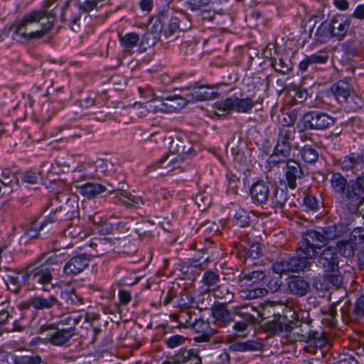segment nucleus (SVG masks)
Wrapping results in <instances>:
<instances>
[{
    "label": "nucleus",
    "mask_w": 364,
    "mask_h": 364,
    "mask_svg": "<svg viewBox=\"0 0 364 364\" xmlns=\"http://www.w3.org/2000/svg\"><path fill=\"white\" fill-rule=\"evenodd\" d=\"M79 173H75V187L79 190L80 194L87 199L102 197L104 193H116L115 203H120L127 208H139L146 204V200L142 197L124 192V188L127 186L125 183H119L117 186L109 183H98L92 182H86L80 184L85 179H78Z\"/></svg>",
    "instance_id": "nucleus-1"
},
{
    "label": "nucleus",
    "mask_w": 364,
    "mask_h": 364,
    "mask_svg": "<svg viewBox=\"0 0 364 364\" xmlns=\"http://www.w3.org/2000/svg\"><path fill=\"white\" fill-rule=\"evenodd\" d=\"M151 31L164 35L168 40L180 31H186L192 27L189 17L183 14H176L168 7L160 8L151 19Z\"/></svg>",
    "instance_id": "nucleus-2"
},
{
    "label": "nucleus",
    "mask_w": 364,
    "mask_h": 364,
    "mask_svg": "<svg viewBox=\"0 0 364 364\" xmlns=\"http://www.w3.org/2000/svg\"><path fill=\"white\" fill-rule=\"evenodd\" d=\"M43 11H31L25 15L19 21L14 24L15 29L12 33V39L19 43H25L35 38H41L52 30L53 16L50 15V21L43 29L35 30L36 22L44 20Z\"/></svg>",
    "instance_id": "nucleus-3"
},
{
    "label": "nucleus",
    "mask_w": 364,
    "mask_h": 364,
    "mask_svg": "<svg viewBox=\"0 0 364 364\" xmlns=\"http://www.w3.org/2000/svg\"><path fill=\"white\" fill-rule=\"evenodd\" d=\"M46 254H40L34 260L28 263L26 267L28 275V287L32 289H38L44 291H49L54 288L52 283L53 280V272L54 269L43 264Z\"/></svg>",
    "instance_id": "nucleus-4"
},
{
    "label": "nucleus",
    "mask_w": 364,
    "mask_h": 364,
    "mask_svg": "<svg viewBox=\"0 0 364 364\" xmlns=\"http://www.w3.org/2000/svg\"><path fill=\"white\" fill-rule=\"evenodd\" d=\"M296 256L277 259L272 264V270L274 273L282 275L289 272L299 273L309 269L312 264L311 260L314 258L304 253L300 255L299 245L296 247Z\"/></svg>",
    "instance_id": "nucleus-5"
},
{
    "label": "nucleus",
    "mask_w": 364,
    "mask_h": 364,
    "mask_svg": "<svg viewBox=\"0 0 364 364\" xmlns=\"http://www.w3.org/2000/svg\"><path fill=\"white\" fill-rule=\"evenodd\" d=\"M73 3L77 9V14H72L69 26L75 32L80 30V21L82 14H88L91 11H98L101 6H97V0H62L60 1V18L62 23L67 20L65 11L69 8L70 3Z\"/></svg>",
    "instance_id": "nucleus-6"
},
{
    "label": "nucleus",
    "mask_w": 364,
    "mask_h": 364,
    "mask_svg": "<svg viewBox=\"0 0 364 364\" xmlns=\"http://www.w3.org/2000/svg\"><path fill=\"white\" fill-rule=\"evenodd\" d=\"M330 183L332 191L338 196L341 206L354 213V197L351 195L353 179L348 181L341 173L336 172L331 174Z\"/></svg>",
    "instance_id": "nucleus-7"
},
{
    "label": "nucleus",
    "mask_w": 364,
    "mask_h": 364,
    "mask_svg": "<svg viewBox=\"0 0 364 364\" xmlns=\"http://www.w3.org/2000/svg\"><path fill=\"white\" fill-rule=\"evenodd\" d=\"M336 118L325 112L312 110L304 113L297 124L299 132L311 130H325L333 125Z\"/></svg>",
    "instance_id": "nucleus-8"
},
{
    "label": "nucleus",
    "mask_w": 364,
    "mask_h": 364,
    "mask_svg": "<svg viewBox=\"0 0 364 364\" xmlns=\"http://www.w3.org/2000/svg\"><path fill=\"white\" fill-rule=\"evenodd\" d=\"M255 102L251 97L240 98L235 95L217 102L214 105V114L218 117H225L236 112L238 113H249L255 107Z\"/></svg>",
    "instance_id": "nucleus-9"
},
{
    "label": "nucleus",
    "mask_w": 364,
    "mask_h": 364,
    "mask_svg": "<svg viewBox=\"0 0 364 364\" xmlns=\"http://www.w3.org/2000/svg\"><path fill=\"white\" fill-rule=\"evenodd\" d=\"M293 132L288 127L279 128L277 144L272 154L269 156V164L276 166L287 159L291 151V141L294 139Z\"/></svg>",
    "instance_id": "nucleus-10"
},
{
    "label": "nucleus",
    "mask_w": 364,
    "mask_h": 364,
    "mask_svg": "<svg viewBox=\"0 0 364 364\" xmlns=\"http://www.w3.org/2000/svg\"><path fill=\"white\" fill-rule=\"evenodd\" d=\"M40 334H45L47 343L59 347H67L72 338L77 335L74 328H65V326L57 327L55 323H46L38 328Z\"/></svg>",
    "instance_id": "nucleus-11"
},
{
    "label": "nucleus",
    "mask_w": 364,
    "mask_h": 364,
    "mask_svg": "<svg viewBox=\"0 0 364 364\" xmlns=\"http://www.w3.org/2000/svg\"><path fill=\"white\" fill-rule=\"evenodd\" d=\"M299 316L291 309H286L283 314H273V318L265 323L267 329L272 334H279L284 331L291 332L298 326Z\"/></svg>",
    "instance_id": "nucleus-12"
},
{
    "label": "nucleus",
    "mask_w": 364,
    "mask_h": 364,
    "mask_svg": "<svg viewBox=\"0 0 364 364\" xmlns=\"http://www.w3.org/2000/svg\"><path fill=\"white\" fill-rule=\"evenodd\" d=\"M113 172L112 163L105 159H97L94 163L79 165L75 170V173H79L78 179H100Z\"/></svg>",
    "instance_id": "nucleus-13"
},
{
    "label": "nucleus",
    "mask_w": 364,
    "mask_h": 364,
    "mask_svg": "<svg viewBox=\"0 0 364 364\" xmlns=\"http://www.w3.org/2000/svg\"><path fill=\"white\" fill-rule=\"evenodd\" d=\"M299 252L311 256L314 259L317 256L316 249H321L328 245L323 232L315 230H308L302 234V239L299 242Z\"/></svg>",
    "instance_id": "nucleus-14"
},
{
    "label": "nucleus",
    "mask_w": 364,
    "mask_h": 364,
    "mask_svg": "<svg viewBox=\"0 0 364 364\" xmlns=\"http://www.w3.org/2000/svg\"><path fill=\"white\" fill-rule=\"evenodd\" d=\"M266 277L265 273L262 270L252 271L247 273L242 272L240 276V282L242 285L250 287L246 291H242V297L253 299L263 296L267 291L264 288L254 287L262 282Z\"/></svg>",
    "instance_id": "nucleus-15"
},
{
    "label": "nucleus",
    "mask_w": 364,
    "mask_h": 364,
    "mask_svg": "<svg viewBox=\"0 0 364 364\" xmlns=\"http://www.w3.org/2000/svg\"><path fill=\"white\" fill-rule=\"evenodd\" d=\"M294 190H291L285 183L276 186L272 190V195L270 196L271 208L275 213H284L287 205L289 207L296 206L294 203Z\"/></svg>",
    "instance_id": "nucleus-16"
},
{
    "label": "nucleus",
    "mask_w": 364,
    "mask_h": 364,
    "mask_svg": "<svg viewBox=\"0 0 364 364\" xmlns=\"http://www.w3.org/2000/svg\"><path fill=\"white\" fill-rule=\"evenodd\" d=\"M210 343H205L193 348H181L171 356L169 360H171L173 364H202L200 352L207 348H210Z\"/></svg>",
    "instance_id": "nucleus-17"
},
{
    "label": "nucleus",
    "mask_w": 364,
    "mask_h": 364,
    "mask_svg": "<svg viewBox=\"0 0 364 364\" xmlns=\"http://www.w3.org/2000/svg\"><path fill=\"white\" fill-rule=\"evenodd\" d=\"M271 183L257 178L249 189V196L252 204L264 208L268 204L271 196Z\"/></svg>",
    "instance_id": "nucleus-18"
},
{
    "label": "nucleus",
    "mask_w": 364,
    "mask_h": 364,
    "mask_svg": "<svg viewBox=\"0 0 364 364\" xmlns=\"http://www.w3.org/2000/svg\"><path fill=\"white\" fill-rule=\"evenodd\" d=\"M65 205L53 213L52 215H46L45 220L49 225V227L53 228L54 225L60 223H67L70 220L79 221L78 218V205L74 200L69 204H64Z\"/></svg>",
    "instance_id": "nucleus-19"
},
{
    "label": "nucleus",
    "mask_w": 364,
    "mask_h": 364,
    "mask_svg": "<svg viewBox=\"0 0 364 364\" xmlns=\"http://www.w3.org/2000/svg\"><path fill=\"white\" fill-rule=\"evenodd\" d=\"M316 262V266L323 273L339 272V258L337 249L333 246L326 247L318 256Z\"/></svg>",
    "instance_id": "nucleus-20"
},
{
    "label": "nucleus",
    "mask_w": 364,
    "mask_h": 364,
    "mask_svg": "<svg viewBox=\"0 0 364 364\" xmlns=\"http://www.w3.org/2000/svg\"><path fill=\"white\" fill-rule=\"evenodd\" d=\"M216 86L203 84L200 82L190 85L187 97L189 101H205L213 99L217 95Z\"/></svg>",
    "instance_id": "nucleus-21"
},
{
    "label": "nucleus",
    "mask_w": 364,
    "mask_h": 364,
    "mask_svg": "<svg viewBox=\"0 0 364 364\" xmlns=\"http://www.w3.org/2000/svg\"><path fill=\"white\" fill-rule=\"evenodd\" d=\"M252 307L247 306H241L235 307V321L232 328L235 333L242 335L247 329V327L254 323L255 316L250 312Z\"/></svg>",
    "instance_id": "nucleus-22"
},
{
    "label": "nucleus",
    "mask_w": 364,
    "mask_h": 364,
    "mask_svg": "<svg viewBox=\"0 0 364 364\" xmlns=\"http://www.w3.org/2000/svg\"><path fill=\"white\" fill-rule=\"evenodd\" d=\"M351 21L348 14H337L333 16L328 22L330 37L338 40L343 39L347 34Z\"/></svg>",
    "instance_id": "nucleus-23"
},
{
    "label": "nucleus",
    "mask_w": 364,
    "mask_h": 364,
    "mask_svg": "<svg viewBox=\"0 0 364 364\" xmlns=\"http://www.w3.org/2000/svg\"><path fill=\"white\" fill-rule=\"evenodd\" d=\"M5 270L7 272V274L4 281L10 291L18 294L23 285L28 286L26 267L18 270L6 267Z\"/></svg>",
    "instance_id": "nucleus-24"
},
{
    "label": "nucleus",
    "mask_w": 364,
    "mask_h": 364,
    "mask_svg": "<svg viewBox=\"0 0 364 364\" xmlns=\"http://www.w3.org/2000/svg\"><path fill=\"white\" fill-rule=\"evenodd\" d=\"M92 259L90 254L80 253L72 256L65 264L63 272L70 276H75L82 272Z\"/></svg>",
    "instance_id": "nucleus-25"
},
{
    "label": "nucleus",
    "mask_w": 364,
    "mask_h": 364,
    "mask_svg": "<svg viewBox=\"0 0 364 364\" xmlns=\"http://www.w3.org/2000/svg\"><path fill=\"white\" fill-rule=\"evenodd\" d=\"M61 303L55 295H48L45 296L43 295L33 296L29 298V299L23 304H21L20 306L22 309H28L32 307L37 311L48 310L55 306H60Z\"/></svg>",
    "instance_id": "nucleus-26"
},
{
    "label": "nucleus",
    "mask_w": 364,
    "mask_h": 364,
    "mask_svg": "<svg viewBox=\"0 0 364 364\" xmlns=\"http://www.w3.org/2000/svg\"><path fill=\"white\" fill-rule=\"evenodd\" d=\"M287 286L289 293L297 297H303L311 290L309 279L300 275L291 276Z\"/></svg>",
    "instance_id": "nucleus-27"
},
{
    "label": "nucleus",
    "mask_w": 364,
    "mask_h": 364,
    "mask_svg": "<svg viewBox=\"0 0 364 364\" xmlns=\"http://www.w3.org/2000/svg\"><path fill=\"white\" fill-rule=\"evenodd\" d=\"M284 176L285 185L288 186L291 190H294L297 186L296 180L303 179L305 176L301 163L294 159H288L286 163Z\"/></svg>",
    "instance_id": "nucleus-28"
},
{
    "label": "nucleus",
    "mask_w": 364,
    "mask_h": 364,
    "mask_svg": "<svg viewBox=\"0 0 364 364\" xmlns=\"http://www.w3.org/2000/svg\"><path fill=\"white\" fill-rule=\"evenodd\" d=\"M211 315L221 326H227L235 321V309L232 312L228 310L227 304L214 303L211 307Z\"/></svg>",
    "instance_id": "nucleus-29"
},
{
    "label": "nucleus",
    "mask_w": 364,
    "mask_h": 364,
    "mask_svg": "<svg viewBox=\"0 0 364 364\" xmlns=\"http://www.w3.org/2000/svg\"><path fill=\"white\" fill-rule=\"evenodd\" d=\"M328 55L326 51L319 50L316 53L310 55H306L305 58L299 63V70L301 72H306L308 70H314L316 65L324 64L327 62Z\"/></svg>",
    "instance_id": "nucleus-30"
},
{
    "label": "nucleus",
    "mask_w": 364,
    "mask_h": 364,
    "mask_svg": "<svg viewBox=\"0 0 364 364\" xmlns=\"http://www.w3.org/2000/svg\"><path fill=\"white\" fill-rule=\"evenodd\" d=\"M351 78L346 77L333 83L331 86V92L339 103L346 102L350 96Z\"/></svg>",
    "instance_id": "nucleus-31"
},
{
    "label": "nucleus",
    "mask_w": 364,
    "mask_h": 364,
    "mask_svg": "<svg viewBox=\"0 0 364 364\" xmlns=\"http://www.w3.org/2000/svg\"><path fill=\"white\" fill-rule=\"evenodd\" d=\"M311 320H309L304 325H299L301 322L299 321L297 327H300L299 335L301 337V340L309 343H314L316 345H322V333L312 329V326H311Z\"/></svg>",
    "instance_id": "nucleus-32"
},
{
    "label": "nucleus",
    "mask_w": 364,
    "mask_h": 364,
    "mask_svg": "<svg viewBox=\"0 0 364 364\" xmlns=\"http://www.w3.org/2000/svg\"><path fill=\"white\" fill-rule=\"evenodd\" d=\"M341 169L344 171L353 170L358 166L364 164V149L358 151L350 152L340 161Z\"/></svg>",
    "instance_id": "nucleus-33"
},
{
    "label": "nucleus",
    "mask_w": 364,
    "mask_h": 364,
    "mask_svg": "<svg viewBox=\"0 0 364 364\" xmlns=\"http://www.w3.org/2000/svg\"><path fill=\"white\" fill-rule=\"evenodd\" d=\"M73 200H71L68 194L65 193H57L50 198L45 205L44 214L52 215L59 209L62 208L65 205L69 204Z\"/></svg>",
    "instance_id": "nucleus-34"
},
{
    "label": "nucleus",
    "mask_w": 364,
    "mask_h": 364,
    "mask_svg": "<svg viewBox=\"0 0 364 364\" xmlns=\"http://www.w3.org/2000/svg\"><path fill=\"white\" fill-rule=\"evenodd\" d=\"M352 196L354 197V213L364 204V173L353 179Z\"/></svg>",
    "instance_id": "nucleus-35"
},
{
    "label": "nucleus",
    "mask_w": 364,
    "mask_h": 364,
    "mask_svg": "<svg viewBox=\"0 0 364 364\" xmlns=\"http://www.w3.org/2000/svg\"><path fill=\"white\" fill-rule=\"evenodd\" d=\"M264 344L262 340H247L244 342H235L229 346V349L233 352L261 351Z\"/></svg>",
    "instance_id": "nucleus-36"
},
{
    "label": "nucleus",
    "mask_w": 364,
    "mask_h": 364,
    "mask_svg": "<svg viewBox=\"0 0 364 364\" xmlns=\"http://www.w3.org/2000/svg\"><path fill=\"white\" fill-rule=\"evenodd\" d=\"M0 183V186L4 187L3 195H9L18 186V180L13 172L4 168L1 170Z\"/></svg>",
    "instance_id": "nucleus-37"
},
{
    "label": "nucleus",
    "mask_w": 364,
    "mask_h": 364,
    "mask_svg": "<svg viewBox=\"0 0 364 364\" xmlns=\"http://www.w3.org/2000/svg\"><path fill=\"white\" fill-rule=\"evenodd\" d=\"M50 230H52V228L49 227L45 219L41 222L37 220L26 230V235L31 239H43Z\"/></svg>",
    "instance_id": "nucleus-38"
},
{
    "label": "nucleus",
    "mask_w": 364,
    "mask_h": 364,
    "mask_svg": "<svg viewBox=\"0 0 364 364\" xmlns=\"http://www.w3.org/2000/svg\"><path fill=\"white\" fill-rule=\"evenodd\" d=\"M227 146H230L231 152L235 161L242 165L247 164V156L245 154V150L246 149V146L240 141V138L237 141H235V136H232V141H228Z\"/></svg>",
    "instance_id": "nucleus-39"
},
{
    "label": "nucleus",
    "mask_w": 364,
    "mask_h": 364,
    "mask_svg": "<svg viewBox=\"0 0 364 364\" xmlns=\"http://www.w3.org/2000/svg\"><path fill=\"white\" fill-rule=\"evenodd\" d=\"M61 299L68 308L70 306L78 307L83 304L84 300L83 297L73 287H68L61 291Z\"/></svg>",
    "instance_id": "nucleus-40"
},
{
    "label": "nucleus",
    "mask_w": 364,
    "mask_h": 364,
    "mask_svg": "<svg viewBox=\"0 0 364 364\" xmlns=\"http://www.w3.org/2000/svg\"><path fill=\"white\" fill-rule=\"evenodd\" d=\"M270 66L276 71L282 75L288 74L293 69V64L290 59L285 57H271L269 58Z\"/></svg>",
    "instance_id": "nucleus-41"
},
{
    "label": "nucleus",
    "mask_w": 364,
    "mask_h": 364,
    "mask_svg": "<svg viewBox=\"0 0 364 364\" xmlns=\"http://www.w3.org/2000/svg\"><path fill=\"white\" fill-rule=\"evenodd\" d=\"M298 156L305 164H314L319 157V153L314 145L306 144L299 149Z\"/></svg>",
    "instance_id": "nucleus-42"
},
{
    "label": "nucleus",
    "mask_w": 364,
    "mask_h": 364,
    "mask_svg": "<svg viewBox=\"0 0 364 364\" xmlns=\"http://www.w3.org/2000/svg\"><path fill=\"white\" fill-rule=\"evenodd\" d=\"M220 281L219 272L217 269H214L204 272L201 283L206 288L207 291H212L215 290V288L218 286Z\"/></svg>",
    "instance_id": "nucleus-43"
},
{
    "label": "nucleus",
    "mask_w": 364,
    "mask_h": 364,
    "mask_svg": "<svg viewBox=\"0 0 364 364\" xmlns=\"http://www.w3.org/2000/svg\"><path fill=\"white\" fill-rule=\"evenodd\" d=\"M90 247L95 249L96 256H102L114 250V244L108 237L95 239L90 242Z\"/></svg>",
    "instance_id": "nucleus-44"
},
{
    "label": "nucleus",
    "mask_w": 364,
    "mask_h": 364,
    "mask_svg": "<svg viewBox=\"0 0 364 364\" xmlns=\"http://www.w3.org/2000/svg\"><path fill=\"white\" fill-rule=\"evenodd\" d=\"M171 154H165L159 160H158L156 166V168H166L168 171H173L178 168L181 163L184 161L179 156H175L170 158Z\"/></svg>",
    "instance_id": "nucleus-45"
},
{
    "label": "nucleus",
    "mask_w": 364,
    "mask_h": 364,
    "mask_svg": "<svg viewBox=\"0 0 364 364\" xmlns=\"http://www.w3.org/2000/svg\"><path fill=\"white\" fill-rule=\"evenodd\" d=\"M322 232L328 242L343 236L346 232V228L342 223H335L323 228Z\"/></svg>",
    "instance_id": "nucleus-46"
},
{
    "label": "nucleus",
    "mask_w": 364,
    "mask_h": 364,
    "mask_svg": "<svg viewBox=\"0 0 364 364\" xmlns=\"http://www.w3.org/2000/svg\"><path fill=\"white\" fill-rule=\"evenodd\" d=\"M337 253L346 258L353 257L356 248L355 242H353L349 237L348 240H339L336 242Z\"/></svg>",
    "instance_id": "nucleus-47"
},
{
    "label": "nucleus",
    "mask_w": 364,
    "mask_h": 364,
    "mask_svg": "<svg viewBox=\"0 0 364 364\" xmlns=\"http://www.w3.org/2000/svg\"><path fill=\"white\" fill-rule=\"evenodd\" d=\"M164 108L161 109H167L169 112H176L181 109L187 105V100L181 97H168L161 103Z\"/></svg>",
    "instance_id": "nucleus-48"
},
{
    "label": "nucleus",
    "mask_w": 364,
    "mask_h": 364,
    "mask_svg": "<svg viewBox=\"0 0 364 364\" xmlns=\"http://www.w3.org/2000/svg\"><path fill=\"white\" fill-rule=\"evenodd\" d=\"M195 294V305L194 309L200 310H205L210 309L213 304H211L212 299L210 291L200 293H194Z\"/></svg>",
    "instance_id": "nucleus-49"
},
{
    "label": "nucleus",
    "mask_w": 364,
    "mask_h": 364,
    "mask_svg": "<svg viewBox=\"0 0 364 364\" xmlns=\"http://www.w3.org/2000/svg\"><path fill=\"white\" fill-rule=\"evenodd\" d=\"M188 260L190 261L196 268L199 267L203 269L202 265L204 263L212 262L213 259L210 257V249L203 248L198 252L197 255L188 258Z\"/></svg>",
    "instance_id": "nucleus-50"
},
{
    "label": "nucleus",
    "mask_w": 364,
    "mask_h": 364,
    "mask_svg": "<svg viewBox=\"0 0 364 364\" xmlns=\"http://www.w3.org/2000/svg\"><path fill=\"white\" fill-rule=\"evenodd\" d=\"M14 364H43L42 358L37 354L14 355L13 358Z\"/></svg>",
    "instance_id": "nucleus-51"
},
{
    "label": "nucleus",
    "mask_w": 364,
    "mask_h": 364,
    "mask_svg": "<svg viewBox=\"0 0 364 364\" xmlns=\"http://www.w3.org/2000/svg\"><path fill=\"white\" fill-rule=\"evenodd\" d=\"M94 100L90 97L79 100L78 104H76L73 107L69 108L70 117L73 119L80 117L84 114L82 112H78L77 109H79L80 107H81V109H87L94 105Z\"/></svg>",
    "instance_id": "nucleus-52"
},
{
    "label": "nucleus",
    "mask_w": 364,
    "mask_h": 364,
    "mask_svg": "<svg viewBox=\"0 0 364 364\" xmlns=\"http://www.w3.org/2000/svg\"><path fill=\"white\" fill-rule=\"evenodd\" d=\"M195 315L196 314L191 309H181L179 314L174 316L179 322V327L191 328L194 318L193 316Z\"/></svg>",
    "instance_id": "nucleus-53"
},
{
    "label": "nucleus",
    "mask_w": 364,
    "mask_h": 364,
    "mask_svg": "<svg viewBox=\"0 0 364 364\" xmlns=\"http://www.w3.org/2000/svg\"><path fill=\"white\" fill-rule=\"evenodd\" d=\"M139 41V36L136 33H127L119 36V42L126 50L133 48Z\"/></svg>",
    "instance_id": "nucleus-54"
},
{
    "label": "nucleus",
    "mask_w": 364,
    "mask_h": 364,
    "mask_svg": "<svg viewBox=\"0 0 364 364\" xmlns=\"http://www.w3.org/2000/svg\"><path fill=\"white\" fill-rule=\"evenodd\" d=\"M178 304L181 309H194L195 294L191 291H183L180 294Z\"/></svg>",
    "instance_id": "nucleus-55"
},
{
    "label": "nucleus",
    "mask_w": 364,
    "mask_h": 364,
    "mask_svg": "<svg viewBox=\"0 0 364 364\" xmlns=\"http://www.w3.org/2000/svg\"><path fill=\"white\" fill-rule=\"evenodd\" d=\"M82 318V316H73L70 315L67 316L66 318L61 319L57 322H53V323H55V326L57 327L60 326H65V328H74V332H77L76 326L79 324V323L81 321Z\"/></svg>",
    "instance_id": "nucleus-56"
},
{
    "label": "nucleus",
    "mask_w": 364,
    "mask_h": 364,
    "mask_svg": "<svg viewBox=\"0 0 364 364\" xmlns=\"http://www.w3.org/2000/svg\"><path fill=\"white\" fill-rule=\"evenodd\" d=\"M234 220L236 225L243 228L250 225V215L245 209H239L234 214Z\"/></svg>",
    "instance_id": "nucleus-57"
},
{
    "label": "nucleus",
    "mask_w": 364,
    "mask_h": 364,
    "mask_svg": "<svg viewBox=\"0 0 364 364\" xmlns=\"http://www.w3.org/2000/svg\"><path fill=\"white\" fill-rule=\"evenodd\" d=\"M216 287L217 288H215V290H213L214 291V296L215 298L224 299V302L223 304H228L233 299L234 294L226 287L218 285Z\"/></svg>",
    "instance_id": "nucleus-58"
},
{
    "label": "nucleus",
    "mask_w": 364,
    "mask_h": 364,
    "mask_svg": "<svg viewBox=\"0 0 364 364\" xmlns=\"http://www.w3.org/2000/svg\"><path fill=\"white\" fill-rule=\"evenodd\" d=\"M186 340H188L187 337L174 334L164 338L163 342L168 348H174L184 344Z\"/></svg>",
    "instance_id": "nucleus-59"
},
{
    "label": "nucleus",
    "mask_w": 364,
    "mask_h": 364,
    "mask_svg": "<svg viewBox=\"0 0 364 364\" xmlns=\"http://www.w3.org/2000/svg\"><path fill=\"white\" fill-rule=\"evenodd\" d=\"M352 319L364 317V294H362L354 304L352 311L348 315Z\"/></svg>",
    "instance_id": "nucleus-60"
},
{
    "label": "nucleus",
    "mask_w": 364,
    "mask_h": 364,
    "mask_svg": "<svg viewBox=\"0 0 364 364\" xmlns=\"http://www.w3.org/2000/svg\"><path fill=\"white\" fill-rule=\"evenodd\" d=\"M337 304L338 302H333L326 309L321 310L322 314L326 317L331 326H333L336 323Z\"/></svg>",
    "instance_id": "nucleus-61"
},
{
    "label": "nucleus",
    "mask_w": 364,
    "mask_h": 364,
    "mask_svg": "<svg viewBox=\"0 0 364 364\" xmlns=\"http://www.w3.org/2000/svg\"><path fill=\"white\" fill-rule=\"evenodd\" d=\"M245 255L247 258L258 259L262 256V249L261 244L253 242L248 248H245Z\"/></svg>",
    "instance_id": "nucleus-62"
},
{
    "label": "nucleus",
    "mask_w": 364,
    "mask_h": 364,
    "mask_svg": "<svg viewBox=\"0 0 364 364\" xmlns=\"http://www.w3.org/2000/svg\"><path fill=\"white\" fill-rule=\"evenodd\" d=\"M171 139L168 146V154L171 155L180 156L181 149L183 146V139L179 137L175 139L169 137Z\"/></svg>",
    "instance_id": "nucleus-63"
},
{
    "label": "nucleus",
    "mask_w": 364,
    "mask_h": 364,
    "mask_svg": "<svg viewBox=\"0 0 364 364\" xmlns=\"http://www.w3.org/2000/svg\"><path fill=\"white\" fill-rule=\"evenodd\" d=\"M64 256L65 254L61 252L60 250H55L52 255L48 256L47 258L45 257V259L42 260V263L46 264L47 267H50L53 264H57L63 262Z\"/></svg>",
    "instance_id": "nucleus-64"
}]
</instances>
